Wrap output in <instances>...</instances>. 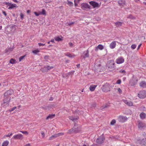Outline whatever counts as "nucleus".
Returning a JSON list of instances; mask_svg holds the SVG:
<instances>
[{
  "label": "nucleus",
  "instance_id": "4468645a",
  "mask_svg": "<svg viewBox=\"0 0 146 146\" xmlns=\"http://www.w3.org/2000/svg\"><path fill=\"white\" fill-rule=\"evenodd\" d=\"M124 61V59L122 57H120L116 60L115 62L117 64H120L123 63Z\"/></svg>",
  "mask_w": 146,
  "mask_h": 146
},
{
  "label": "nucleus",
  "instance_id": "c85d7f7f",
  "mask_svg": "<svg viewBox=\"0 0 146 146\" xmlns=\"http://www.w3.org/2000/svg\"><path fill=\"white\" fill-rule=\"evenodd\" d=\"M61 38L59 36L56 37L54 38V39L56 41L59 42V41H61L62 40V37L61 36Z\"/></svg>",
  "mask_w": 146,
  "mask_h": 146
},
{
  "label": "nucleus",
  "instance_id": "4be33fe9",
  "mask_svg": "<svg viewBox=\"0 0 146 146\" xmlns=\"http://www.w3.org/2000/svg\"><path fill=\"white\" fill-rule=\"evenodd\" d=\"M118 3L119 6L123 7L125 4V0H120L118 1Z\"/></svg>",
  "mask_w": 146,
  "mask_h": 146
},
{
  "label": "nucleus",
  "instance_id": "ea45409f",
  "mask_svg": "<svg viewBox=\"0 0 146 146\" xmlns=\"http://www.w3.org/2000/svg\"><path fill=\"white\" fill-rule=\"evenodd\" d=\"M115 122H116L115 120V119H113L111 122L110 124L111 125H114L115 123Z\"/></svg>",
  "mask_w": 146,
  "mask_h": 146
},
{
  "label": "nucleus",
  "instance_id": "69168bd1",
  "mask_svg": "<svg viewBox=\"0 0 146 146\" xmlns=\"http://www.w3.org/2000/svg\"><path fill=\"white\" fill-rule=\"evenodd\" d=\"M53 100V98L52 97H51L49 99V100L50 101H52Z\"/></svg>",
  "mask_w": 146,
  "mask_h": 146
},
{
  "label": "nucleus",
  "instance_id": "0eeeda50",
  "mask_svg": "<svg viewBox=\"0 0 146 146\" xmlns=\"http://www.w3.org/2000/svg\"><path fill=\"white\" fill-rule=\"evenodd\" d=\"M81 126L80 125L76 124L73 127L74 131L75 133H78L81 131Z\"/></svg>",
  "mask_w": 146,
  "mask_h": 146
},
{
  "label": "nucleus",
  "instance_id": "7ed1b4c3",
  "mask_svg": "<svg viewBox=\"0 0 146 146\" xmlns=\"http://www.w3.org/2000/svg\"><path fill=\"white\" fill-rule=\"evenodd\" d=\"M115 62L113 60H110L108 61L107 62L106 66L108 68L112 69L115 67Z\"/></svg>",
  "mask_w": 146,
  "mask_h": 146
},
{
  "label": "nucleus",
  "instance_id": "c03bdc74",
  "mask_svg": "<svg viewBox=\"0 0 146 146\" xmlns=\"http://www.w3.org/2000/svg\"><path fill=\"white\" fill-rule=\"evenodd\" d=\"M34 13L35 15L36 16H38L39 15H41V13H37V12H34Z\"/></svg>",
  "mask_w": 146,
  "mask_h": 146
},
{
  "label": "nucleus",
  "instance_id": "f8f14e48",
  "mask_svg": "<svg viewBox=\"0 0 146 146\" xmlns=\"http://www.w3.org/2000/svg\"><path fill=\"white\" fill-rule=\"evenodd\" d=\"M13 90H8L4 94L5 97H10L9 96L13 94Z\"/></svg>",
  "mask_w": 146,
  "mask_h": 146
},
{
  "label": "nucleus",
  "instance_id": "f3484780",
  "mask_svg": "<svg viewBox=\"0 0 146 146\" xmlns=\"http://www.w3.org/2000/svg\"><path fill=\"white\" fill-rule=\"evenodd\" d=\"M116 45V42L113 41L111 42L109 46L110 48L111 49H113L114 48Z\"/></svg>",
  "mask_w": 146,
  "mask_h": 146
},
{
  "label": "nucleus",
  "instance_id": "20e7f679",
  "mask_svg": "<svg viewBox=\"0 0 146 146\" xmlns=\"http://www.w3.org/2000/svg\"><path fill=\"white\" fill-rule=\"evenodd\" d=\"M110 88L109 85L107 84H106L103 85L101 87V89L102 91L104 92H107L110 91Z\"/></svg>",
  "mask_w": 146,
  "mask_h": 146
},
{
  "label": "nucleus",
  "instance_id": "f704fd0d",
  "mask_svg": "<svg viewBox=\"0 0 146 146\" xmlns=\"http://www.w3.org/2000/svg\"><path fill=\"white\" fill-rule=\"evenodd\" d=\"M40 52V50L38 49H37L32 51V52L35 54H36L37 53Z\"/></svg>",
  "mask_w": 146,
  "mask_h": 146
},
{
  "label": "nucleus",
  "instance_id": "412c9836",
  "mask_svg": "<svg viewBox=\"0 0 146 146\" xmlns=\"http://www.w3.org/2000/svg\"><path fill=\"white\" fill-rule=\"evenodd\" d=\"M97 85H91L89 87V89L91 91H94Z\"/></svg>",
  "mask_w": 146,
  "mask_h": 146
},
{
  "label": "nucleus",
  "instance_id": "c756f323",
  "mask_svg": "<svg viewBox=\"0 0 146 146\" xmlns=\"http://www.w3.org/2000/svg\"><path fill=\"white\" fill-rule=\"evenodd\" d=\"M9 143V142L8 141H5L2 143V146H7Z\"/></svg>",
  "mask_w": 146,
  "mask_h": 146
},
{
  "label": "nucleus",
  "instance_id": "a19ab883",
  "mask_svg": "<svg viewBox=\"0 0 146 146\" xmlns=\"http://www.w3.org/2000/svg\"><path fill=\"white\" fill-rule=\"evenodd\" d=\"M117 90L118 91V93L119 94H121L122 93V90L119 88H117Z\"/></svg>",
  "mask_w": 146,
  "mask_h": 146
},
{
  "label": "nucleus",
  "instance_id": "423d86ee",
  "mask_svg": "<svg viewBox=\"0 0 146 146\" xmlns=\"http://www.w3.org/2000/svg\"><path fill=\"white\" fill-rule=\"evenodd\" d=\"M5 4L7 5V7H8L9 9H13L17 7V5L16 4H12L9 2H5Z\"/></svg>",
  "mask_w": 146,
  "mask_h": 146
},
{
  "label": "nucleus",
  "instance_id": "b1692460",
  "mask_svg": "<svg viewBox=\"0 0 146 146\" xmlns=\"http://www.w3.org/2000/svg\"><path fill=\"white\" fill-rule=\"evenodd\" d=\"M123 21L121 22L117 21L115 23V25L117 27L121 26L122 25Z\"/></svg>",
  "mask_w": 146,
  "mask_h": 146
},
{
  "label": "nucleus",
  "instance_id": "a211bd4d",
  "mask_svg": "<svg viewBox=\"0 0 146 146\" xmlns=\"http://www.w3.org/2000/svg\"><path fill=\"white\" fill-rule=\"evenodd\" d=\"M138 127L139 129H142L143 127L146 126L145 124L141 121H139L138 124Z\"/></svg>",
  "mask_w": 146,
  "mask_h": 146
},
{
  "label": "nucleus",
  "instance_id": "2eb2a0df",
  "mask_svg": "<svg viewBox=\"0 0 146 146\" xmlns=\"http://www.w3.org/2000/svg\"><path fill=\"white\" fill-rule=\"evenodd\" d=\"M123 102L127 106H131L133 105V102L130 101H128L126 100H123Z\"/></svg>",
  "mask_w": 146,
  "mask_h": 146
},
{
  "label": "nucleus",
  "instance_id": "dca6fc26",
  "mask_svg": "<svg viewBox=\"0 0 146 146\" xmlns=\"http://www.w3.org/2000/svg\"><path fill=\"white\" fill-rule=\"evenodd\" d=\"M104 140V138L103 137H100L97 139L96 142L98 144H101L103 142Z\"/></svg>",
  "mask_w": 146,
  "mask_h": 146
},
{
  "label": "nucleus",
  "instance_id": "473e14b6",
  "mask_svg": "<svg viewBox=\"0 0 146 146\" xmlns=\"http://www.w3.org/2000/svg\"><path fill=\"white\" fill-rule=\"evenodd\" d=\"M67 4L70 7H71L73 6V3L72 2L70 1L69 0H67Z\"/></svg>",
  "mask_w": 146,
  "mask_h": 146
},
{
  "label": "nucleus",
  "instance_id": "393cba45",
  "mask_svg": "<svg viewBox=\"0 0 146 146\" xmlns=\"http://www.w3.org/2000/svg\"><path fill=\"white\" fill-rule=\"evenodd\" d=\"M84 56H83V58H84L88 57L89 56L88 50H87L86 51H84Z\"/></svg>",
  "mask_w": 146,
  "mask_h": 146
},
{
  "label": "nucleus",
  "instance_id": "de8ad7c7",
  "mask_svg": "<svg viewBox=\"0 0 146 146\" xmlns=\"http://www.w3.org/2000/svg\"><path fill=\"white\" fill-rule=\"evenodd\" d=\"M16 108V107H14L12 108L9 109V111H12L13 110H15Z\"/></svg>",
  "mask_w": 146,
  "mask_h": 146
},
{
  "label": "nucleus",
  "instance_id": "bf43d9fd",
  "mask_svg": "<svg viewBox=\"0 0 146 146\" xmlns=\"http://www.w3.org/2000/svg\"><path fill=\"white\" fill-rule=\"evenodd\" d=\"M50 42H52L53 43H55L54 39H51V40H50Z\"/></svg>",
  "mask_w": 146,
  "mask_h": 146
},
{
  "label": "nucleus",
  "instance_id": "cd10ccee",
  "mask_svg": "<svg viewBox=\"0 0 146 146\" xmlns=\"http://www.w3.org/2000/svg\"><path fill=\"white\" fill-rule=\"evenodd\" d=\"M55 116V114H49L46 118V119H51L53 118Z\"/></svg>",
  "mask_w": 146,
  "mask_h": 146
},
{
  "label": "nucleus",
  "instance_id": "6e6d98bb",
  "mask_svg": "<svg viewBox=\"0 0 146 146\" xmlns=\"http://www.w3.org/2000/svg\"><path fill=\"white\" fill-rule=\"evenodd\" d=\"M12 135V133H11V134H9L7 135H6V137H10V136H11Z\"/></svg>",
  "mask_w": 146,
  "mask_h": 146
},
{
  "label": "nucleus",
  "instance_id": "680f3d73",
  "mask_svg": "<svg viewBox=\"0 0 146 146\" xmlns=\"http://www.w3.org/2000/svg\"><path fill=\"white\" fill-rule=\"evenodd\" d=\"M9 49H6L5 50V53H7V52H8V51H9Z\"/></svg>",
  "mask_w": 146,
  "mask_h": 146
},
{
  "label": "nucleus",
  "instance_id": "e433bc0d",
  "mask_svg": "<svg viewBox=\"0 0 146 146\" xmlns=\"http://www.w3.org/2000/svg\"><path fill=\"white\" fill-rule=\"evenodd\" d=\"M137 80L136 82L133 83L131 81L129 83V84L131 86H134L136 85L137 82Z\"/></svg>",
  "mask_w": 146,
  "mask_h": 146
},
{
  "label": "nucleus",
  "instance_id": "09e8293b",
  "mask_svg": "<svg viewBox=\"0 0 146 146\" xmlns=\"http://www.w3.org/2000/svg\"><path fill=\"white\" fill-rule=\"evenodd\" d=\"M121 81L120 80H118L116 82V84H121Z\"/></svg>",
  "mask_w": 146,
  "mask_h": 146
},
{
  "label": "nucleus",
  "instance_id": "4c0bfd02",
  "mask_svg": "<svg viewBox=\"0 0 146 146\" xmlns=\"http://www.w3.org/2000/svg\"><path fill=\"white\" fill-rule=\"evenodd\" d=\"M26 55H25L22 56L20 57L19 58V61H21L22 60H23L24 58L26 56Z\"/></svg>",
  "mask_w": 146,
  "mask_h": 146
},
{
  "label": "nucleus",
  "instance_id": "5fc2aeb1",
  "mask_svg": "<svg viewBox=\"0 0 146 146\" xmlns=\"http://www.w3.org/2000/svg\"><path fill=\"white\" fill-rule=\"evenodd\" d=\"M2 13H3V14L5 15V17H6L7 16V14L5 11H3Z\"/></svg>",
  "mask_w": 146,
  "mask_h": 146
},
{
  "label": "nucleus",
  "instance_id": "5701e85b",
  "mask_svg": "<svg viewBox=\"0 0 146 146\" xmlns=\"http://www.w3.org/2000/svg\"><path fill=\"white\" fill-rule=\"evenodd\" d=\"M139 116L141 119H145L146 117V113L142 112L140 113L139 115Z\"/></svg>",
  "mask_w": 146,
  "mask_h": 146
},
{
  "label": "nucleus",
  "instance_id": "aec40b11",
  "mask_svg": "<svg viewBox=\"0 0 146 146\" xmlns=\"http://www.w3.org/2000/svg\"><path fill=\"white\" fill-rule=\"evenodd\" d=\"M140 86L142 88H146V82L144 81H142L139 83Z\"/></svg>",
  "mask_w": 146,
  "mask_h": 146
},
{
  "label": "nucleus",
  "instance_id": "774afa93",
  "mask_svg": "<svg viewBox=\"0 0 146 146\" xmlns=\"http://www.w3.org/2000/svg\"><path fill=\"white\" fill-rule=\"evenodd\" d=\"M74 71H72L71 72H69V73L70 74H71V73H72V74H73L74 73Z\"/></svg>",
  "mask_w": 146,
  "mask_h": 146
},
{
  "label": "nucleus",
  "instance_id": "a18cd8bd",
  "mask_svg": "<svg viewBox=\"0 0 146 146\" xmlns=\"http://www.w3.org/2000/svg\"><path fill=\"white\" fill-rule=\"evenodd\" d=\"M41 134L42 137L44 138L45 136V135L44 132L43 131H42L41 132Z\"/></svg>",
  "mask_w": 146,
  "mask_h": 146
},
{
  "label": "nucleus",
  "instance_id": "052dcab7",
  "mask_svg": "<svg viewBox=\"0 0 146 146\" xmlns=\"http://www.w3.org/2000/svg\"><path fill=\"white\" fill-rule=\"evenodd\" d=\"M25 146H31L30 144V143H27L26 144Z\"/></svg>",
  "mask_w": 146,
  "mask_h": 146
},
{
  "label": "nucleus",
  "instance_id": "bb28decb",
  "mask_svg": "<svg viewBox=\"0 0 146 146\" xmlns=\"http://www.w3.org/2000/svg\"><path fill=\"white\" fill-rule=\"evenodd\" d=\"M68 118L72 120L73 121H75L77 120L78 119V117H74L72 116H70Z\"/></svg>",
  "mask_w": 146,
  "mask_h": 146
},
{
  "label": "nucleus",
  "instance_id": "37998d69",
  "mask_svg": "<svg viewBox=\"0 0 146 146\" xmlns=\"http://www.w3.org/2000/svg\"><path fill=\"white\" fill-rule=\"evenodd\" d=\"M20 132L22 133L25 134H28V133L27 131H20Z\"/></svg>",
  "mask_w": 146,
  "mask_h": 146
},
{
  "label": "nucleus",
  "instance_id": "ddd939ff",
  "mask_svg": "<svg viewBox=\"0 0 146 146\" xmlns=\"http://www.w3.org/2000/svg\"><path fill=\"white\" fill-rule=\"evenodd\" d=\"M89 3L94 8L98 7L100 6L99 4L95 1H91L89 2Z\"/></svg>",
  "mask_w": 146,
  "mask_h": 146
},
{
  "label": "nucleus",
  "instance_id": "6e6552de",
  "mask_svg": "<svg viewBox=\"0 0 146 146\" xmlns=\"http://www.w3.org/2000/svg\"><path fill=\"white\" fill-rule=\"evenodd\" d=\"M127 120V118L126 116L120 115L118 117V120L119 122L124 123Z\"/></svg>",
  "mask_w": 146,
  "mask_h": 146
},
{
  "label": "nucleus",
  "instance_id": "2f4dec72",
  "mask_svg": "<svg viewBox=\"0 0 146 146\" xmlns=\"http://www.w3.org/2000/svg\"><path fill=\"white\" fill-rule=\"evenodd\" d=\"M57 137V135L55 134L52 135L49 138V140H52L54 138H56Z\"/></svg>",
  "mask_w": 146,
  "mask_h": 146
},
{
  "label": "nucleus",
  "instance_id": "e2e57ef3",
  "mask_svg": "<svg viewBox=\"0 0 146 146\" xmlns=\"http://www.w3.org/2000/svg\"><path fill=\"white\" fill-rule=\"evenodd\" d=\"M141 44H139V45L138 46V47L137 48V49L138 50L139 49V48H140V47H141Z\"/></svg>",
  "mask_w": 146,
  "mask_h": 146
},
{
  "label": "nucleus",
  "instance_id": "49530a36",
  "mask_svg": "<svg viewBox=\"0 0 146 146\" xmlns=\"http://www.w3.org/2000/svg\"><path fill=\"white\" fill-rule=\"evenodd\" d=\"M49 56L48 55H46L44 57V58L45 60H47L49 59Z\"/></svg>",
  "mask_w": 146,
  "mask_h": 146
},
{
  "label": "nucleus",
  "instance_id": "3c124183",
  "mask_svg": "<svg viewBox=\"0 0 146 146\" xmlns=\"http://www.w3.org/2000/svg\"><path fill=\"white\" fill-rule=\"evenodd\" d=\"M119 72H120L122 73H124L125 72V70H123V69H121V70H119Z\"/></svg>",
  "mask_w": 146,
  "mask_h": 146
},
{
  "label": "nucleus",
  "instance_id": "864d4df0",
  "mask_svg": "<svg viewBox=\"0 0 146 146\" xmlns=\"http://www.w3.org/2000/svg\"><path fill=\"white\" fill-rule=\"evenodd\" d=\"M20 16L21 19H23V17H24L23 14L22 13H21L20 14Z\"/></svg>",
  "mask_w": 146,
  "mask_h": 146
},
{
  "label": "nucleus",
  "instance_id": "72a5a7b5",
  "mask_svg": "<svg viewBox=\"0 0 146 146\" xmlns=\"http://www.w3.org/2000/svg\"><path fill=\"white\" fill-rule=\"evenodd\" d=\"M127 18H129L131 19H136V18L134 17L133 16H132L131 15H128L127 17Z\"/></svg>",
  "mask_w": 146,
  "mask_h": 146
},
{
  "label": "nucleus",
  "instance_id": "6ab92c4d",
  "mask_svg": "<svg viewBox=\"0 0 146 146\" xmlns=\"http://www.w3.org/2000/svg\"><path fill=\"white\" fill-rule=\"evenodd\" d=\"M104 48V47L101 44H99L95 48V50L97 51L98 50H102Z\"/></svg>",
  "mask_w": 146,
  "mask_h": 146
},
{
  "label": "nucleus",
  "instance_id": "338daca9",
  "mask_svg": "<svg viewBox=\"0 0 146 146\" xmlns=\"http://www.w3.org/2000/svg\"><path fill=\"white\" fill-rule=\"evenodd\" d=\"M14 2L18 3V1L17 0H12Z\"/></svg>",
  "mask_w": 146,
  "mask_h": 146
},
{
  "label": "nucleus",
  "instance_id": "f03ea898",
  "mask_svg": "<svg viewBox=\"0 0 146 146\" xmlns=\"http://www.w3.org/2000/svg\"><path fill=\"white\" fill-rule=\"evenodd\" d=\"M52 66H50L48 65L45 66L43 67L40 69V70L42 72H47L51 69L53 68Z\"/></svg>",
  "mask_w": 146,
  "mask_h": 146
},
{
  "label": "nucleus",
  "instance_id": "39448f33",
  "mask_svg": "<svg viewBox=\"0 0 146 146\" xmlns=\"http://www.w3.org/2000/svg\"><path fill=\"white\" fill-rule=\"evenodd\" d=\"M139 97L141 98H143L146 97V91L143 90L140 91L138 94Z\"/></svg>",
  "mask_w": 146,
  "mask_h": 146
},
{
  "label": "nucleus",
  "instance_id": "603ef678",
  "mask_svg": "<svg viewBox=\"0 0 146 146\" xmlns=\"http://www.w3.org/2000/svg\"><path fill=\"white\" fill-rule=\"evenodd\" d=\"M38 45L39 46H43L45 45V44H42L40 43H38Z\"/></svg>",
  "mask_w": 146,
  "mask_h": 146
},
{
  "label": "nucleus",
  "instance_id": "1a4fd4ad",
  "mask_svg": "<svg viewBox=\"0 0 146 146\" xmlns=\"http://www.w3.org/2000/svg\"><path fill=\"white\" fill-rule=\"evenodd\" d=\"M13 138L15 139L22 140L23 139V136L21 134H18L14 135Z\"/></svg>",
  "mask_w": 146,
  "mask_h": 146
},
{
  "label": "nucleus",
  "instance_id": "7c9ffc66",
  "mask_svg": "<svg viewBox=\"0 0 146 146\" xmlns=\"http://www.w3.org/2000/svg\"><path fill=\"white\" fill-rule=\"evenodd\" d=\"M9 63L12 64H15L16 63V60L13 58H11L9 61Z\"/></svg>",
  "mask_w": 146,
  "mask_h": 146
},
{
  "label": "nucleus",
  "instance_id": "a878e982",
  "mask_svg": "<svg viewBox=\"0 0 146 146\" xmlns=\"http://www.w3.org/2000/svg\"><path fill=\"white\" fill-rule=\"evenodd\" d=\"M65 54L66 56L71 58H73L75 56L74 54H72L69 52L65 53Z\"/></svg>",
  "mask_w": 146,
  "mask_h": 146
},
{
  "label": "nucleus",
  "instance_id": "58836bf2",
  "mask_svg": "<svg viewBox=\"0 0 146 146\" xmlns=\"http://www.w3.org/2000/svg\"><path fill=\"white\" fill-rule=\"evenodd\" d=\"M40 13H41V15L42 14V15H46V11H45V10H44V9H42V12Z\"/></svg>",
  "mask_w": 146,
  "mask_h": 146
},
{
  "label": "nucleus",
  "instance_id": "9d476101",
  "mask_svg": "<svg viewBox=\"0 0 146 146\" xmlns=\"http://www.w3.org/2000/svg\"><path fill=\"white\" fill-rule=\"evenodd\" d=\"M90 6L87 3H83L81 5V8L83 10L86 9H90Z\"/></svg>",
  "mask_w": 146,
  "mask_h": 146
},
{
  "label": "nucleus",
  "instance_id": "13d9d810",
  "mask_svg": "<svg viewBox=\"0 0 146 146\" xmlns=\"http://www.w3.org/2000/svg\"><path fill=\"white\" fill-rule=\"evenodd\" d=\"M57 136H58L59 135H63V133H59L57 134Z\"/></svg>",
  "mask_w": 146,
  "mask_h": 146
},
{
  "label": "nucleus",
  "instance_id": "4d7b16f0",
  "mask_svg": "<svg viewBox=\"0 0 146 146\" xmlns=\"http://www.w3.org/2000/svg\"><path fill=\"white\" fill-rule=\"evenodd\" d=\"M69 45L70 46L72 47V46L73 45V44L71 42H70L69 43Z\"/></svg>",
  "mask_w": 146,
  "mask_h": 146
},
{
  "label": "nucleus",
  "instance_id": "f257e3e1",
  "mask_svg": "<svg viewBox=\"0 0 146 146\" xmlns=\"http://www.w3.org/2000/svg\"><path fill=\"white\" fill-rule=\"evenodd\" d=\"M5 98L3 100V106L5 107L8 106L9 105V103L11 99V97H5Z\"/></svg>",
  "mask_w": 146,
  "mask_h": 146
},
{
  "label": "nucleus",
  "instance_id": "c9c22d12",
  "mask_svg": "<svg viewBox=\"0 0 146 146\" xmlns=\"http://www.w3.org/2000/svg\"><path fill=\"white\" fill-rule=\"evenodd\" d=\"M74 132V129H73V127L72 129H71L69 130H68V133H72Z\"/></svg>",
  "mask_w": 146,
  "mask_h": 146
},
{
  "label": "nucleus",
  "instance_id": "0e129e2a",
  "mask_svg": "<svg viewBox=\"0 0 146 146\" xmlns=\"http://www.w3.org/2000/svg\"><path fill=\"white\" fill-rule=\"evenodd\" d=\"M74 23V22H72L71 23H68V25L69 26H70Z\"/></svg>",
  "mask_w": 146,
  "mask_h": 146
},
{
  "label": "nucleus",
  "instance_id": "8fccbe9b",
  "mask_svg": "<svg viewBox=\"0 0 146 146\" xmlns=\"http://www.w3.org/2000/svg\"><path fill=\"white\" fill-rule=\"evenodd\" d=\"M74 5L75 7H76L78 5V4L76 3V2H77V0H74Z\"/></svg>",
  "mask_w": 146,
  "mask_h": 146
},
{
  "label": "nucleus",
  "instance_id": "79ce46f5",
  "mask_svg": "<svg viewBox=\"0 0 146 146\" xmlns=\"http://www.w3.org/2000/svg\"><path fill=\"white\" fill-rule=\"evenodd\" d=\"M136 47V45L135 44H132L131 46V48L132 49H135Z\"/></svg>",
  "mask_w": 146,
  "mask_h": 146
},
{
  "label": "nucleus",
  "instance_id": "9b49d317",
  "mask_svg": "<svg viewBox=\"0 0 146 146\" xmlns=\"http://www.w3.org/2000/svg\"><path fill=\"white\" fill-rule=\"evenodd\" d=\"M137 143L141 144V146H146V138L142 139L141 140H138Z\"/></svg>",
  "mask_w": 146,
  "mask_h": 146
}]
</instances>
